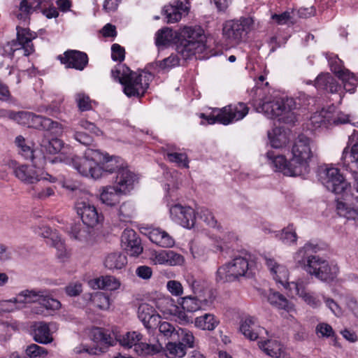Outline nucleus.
Here are the masks:
<instances>
[{"label": "nucleus", "instance_id": "nucleus-1", "mask_svg": "<svg viewBox=\"0 0 358 358\" xmlns=\"http://www.w3.org/2000/svg\"><path fill=\"white\" fill-rule=\"evenodd\" d=\"M318 176L329 191L336 194H343L344 201L336 200L338 214L348 220H358V179L355 183V191L348 194L350 185L337 168H322Z\"/></svg>", "mask_w": 358, "mask_h": 358}, {"label": "nucleus", "instance_id": "nucleus-2", "mask_svg": "<svg viewBox=\"0 0 358 358\" xmlns=\"http://www.w3.org/2000/svg\"><path fill=\"white\" fill-rule=\"evenodd\" d=\"M91 339L106 347L113 346L119 341L124 348H131L139 355H152L159 351L156 345L149 344L144 341L143 335L138 331L127 332L122 336H117L113 331L100 327H94L90 331Z\"/></svg>", "mask_w": 358, "mask_h": 358}, {"label": "nucleus", "instance_id": "nucleus-3", "mask_svg": "<svg viewBox=\"0 0 358 358\" xmlns=\"http://www.w3.org/2000/svg\"><path fill=\"white\" fill-rule=\"evenodd\" d=\"M315 252V245L306 243L296 252L294 260L299 266L320 280L326 282L334 281L337 278L338 267L336 264H329L318 256L310 254Z\"/></svg>", "mask_w": 358, "mask_h": 358}, {"label": "nucleus", "instance_id": "nucleus-4", "mask_svg": "<svg viewBox=\"0 0 358 358\" xmlns=\"http://www.w3.org/2000/svg\"><path fill=\"white\" fill-rule=\"evenodd\" d=\"M258 99L254 100V105L259 113H263L268 118L278 117L279 121L292 124L296 120L293 111L296 108L293 99L274 98L272 96L262 97L263 90L257 87L252 92Z\"/></svg>", "mask_w": 358, "mask_h": 358}, {"label": "nucleus", "instance_id": "nucleus-5", "mask_svg": "<svg viewBox=\"0 0 358 358\" xmlns=\"http://www.w3.org/2000/svg\"><path fill=\"white\" fill-rule=\"evenodd\" d=\"M111 75L123 85V91L128 97L143 96L152 78L150 73L138 74L121 64L111 71Z\"/></svg>", "mask_w": 358, "mask_h": 358}, {"label": "nucleus", "instance_id": "nucleus-6", "mask_svg": "<svg viewBox=\"0 0 358 358\" xmlns=\"http://www.w3.org/2000/svg\"><path fill=\"white\" fill-rule=\"evenodd\" d=\"M182 39L177 45L176 51L185 60L206 49V37L200 27H185L182 31Z\"/></svg>", "mask_w": 358, "mask_h": 358}, {"label": "nucleus", "instance_id": "nucleus-7", "mask_svg": "<svg viewBox=\"0 0 358 358\" xmlns=\"http://www.w3.org/2000/svg\"><path fill=\"white\" fill-rule=\"evenodd\" d=\"M103 159V154L99 150L88 148L83 157L72 158V164L82 176L98 179L102 177L100 164Z\"/></svg>", "mask_w": 358, "mask_h": 358}, {"label": "nucleus", "instance_id": "nucleus-8", "mask_svg": "<svg viewBox=\"0 0 358 358\" xmlns=\"http://www.w3.org/2000/svg\"><path fill=\"white\" fill-rule=\"evenodd\" d=\"M315 145L312 139L303 134L295 139L292 148L291 163L301 171V175L307 171L309 160L313 157Z\"/></svg>", "mask_w": 358, "mask_h": 358}, {"label": "nucleus", "instance_id": "nucleus-9", "mask_svg": "<svg viewBox=\"0 0 358 358\" xmlns=\"http://www.w3.org/2000/svg\"><path fill=\"white\" fill-rule=\"evenodd\" d=\"M72 190L78 196L75 205L78 215L80 217L85 225L93 228L100 222L101 215L98 213L96 208L92 203L90 201L91 196L77 188H72Z\"/></svg>", "mask_w": 358, "mask_h": 358}, {"label": "nucleus", "instance_id": "nucleus-10", "mask_svg": "<svg viewBox=\"0 0 358 358\" xmlns=\"http://www.w3.org/2000/svg\"><path fill=\"white\" fill-rule=\"evenodd\" d=\"M249 268L250 264L247 258L236 257L230 262L218 268L215 280L220 283L234 281L239 277L245 275Z\"/></svg>", "mask_w": 358, "mask_h": 358}, {"label": "nucleus", "instance_id": "nucleus-11", "mask_svg": "<svg viewBox=\"0 0 358 358\" xmlns=\"http://www.w3.org/2000/svg\"><path fill=\"white\" fill-rule=\"evenodd\" d=\"M43 166L19 165L14 168L15 177L25 185H34L41 180L55 182L57 178L43 170Z\"/></svg>", "mask_w": 358, "mask_h": 358}, {"label": "nucleus", "instance_id": "nucleus-12", "mask_svg": "<svg viewBox=\"0 0 358 358\" xmlns=\"http://www.w3.org/2000/svg\"><path fill=\"white\" fill-rule=\"evenodd\" d=\"M252 24L253 20L251 17L227 21L223 26V36L229 43H238L251 29Z\"/></svg>", "mask_w": 358, "mask_h": 358}, {"label": "nucleus", "instance_id": "nucleus-13", "mask_svg": "<svg viewBox=\"0 0 358 358\" xmlns=\"http://www.w3.org/2000/svg\"><path fill=\"white\" fill-rule=\"evenodd\" d=\"M43 289H24L19 292L15 297L1 302V306L7 312H13L26 307L27 303L41 302Z\"/></svg>", "mask_w": 358, "mask_h": 358}, {"label": "nucleus", "instance_id": "nucleus-14", "mask_svg": "<svg viewBox=\"0 0 358 358\" xmlns=\"http://www.w3.org/2000/svg\"><path fill=\"white\" fill-rule=\"evenodd\" d=\"M17 40L11 42V50L15 52L22 49L24 55L29 56L34 52L32 41L37 37L36 32L28 28L17 27Z\"/></svg>", "mask_w": 358, "mask_h": 358}, {"label": "nucleus", "instance_id": "nucleus-15", "mask_svg": "<svg viewBox=\"0 0 358 358\" xmlns=\"http://www.w3.org/2000/svg\"><path fill=\"white\" fill-rule=\"evenodd\" d=\"M266 157L268 164L275 171L281 172L287 176L301 175V171L291 163V159L287 162L283 155L277 154L274 151H268Z\"/></svg>", "mask_w": 358, "mask_h": 358}, {"label": "nucleus", "instance_id": "nucleus-16", "mask_svg": "<svg viewBox=\"0 0 358 358\" xmlns=\"http://www.w3.org/2000/svg\"><path fill=\"white\" fill-rule=\"evenodd\" d=\"M171 219L185 228H191L194 224L195 213L192 208L175 204L170 207Z\"/></svg>", "mask_w": 358, "mask_h": 358}, {"label": "nucleus", "instance_id": "nucleus-17", "mask_svg": "<svg viewBox=\"0 0 358 358\" xmlns=\"http://www.w3.org/2000/svg\"><path fill=\"white\" fill-rule=\"evenodd\" d=\"M249 111L248 107L242 102L236 105H229L224 107L219 112V118L223 124H229L234 121L243 119Z\"/></svg>", "mask_w": 358, "mask_h": 358}, {"label": "nucleus", "instance_id": "nucleus-18", "mask_svg": "<svg viewBox=\"0 0 358 358\" xmlns=\"http://www.w3.org/2000/svg\"><path fill=\"white\" fill-rule=\"evenodd\" d=\"M264 260L275 282L283 286L285 289L289 288L290 290H292L293 286L292 282H288L289 271L286 266L278 263L274 259L268 257H265Z\"/></svg>", "mask_w": 358, "mask_h": 358}, {"label": "nucleus", "instance_id": "nucleus-19", "mask_svg": "<svg viewBox=\"0 0 358 358\" xmlns=\"http://www.w3.org/2000/svg\"><path fill=\"white\" fill-rule=\"evenodd\" d=\"M59 59L66 67L80 71L83 70L88 63L87 54L78 50H67L64 55H59Z\"/></svg>", "mask_w": 358, "mask_h": 358}, {"label": "nucleus", "instance_id": "nucleus-20", "mask_svg": "<svg viewBox=\"0 0 358 358\" xmlns=\"http://www.w3.org/2000/svg\"><path fill=\"white\" fill-rule=\"evenodd\" d=\"M136 181V176L129 170L127 166H124L117 171L114 186L117 188V191L125 194L133 189Z\"/></svg>", "mask_w": 358, "mask_h": 358}, {"label": "nucleus", "instance_id": "nucleus-21", "mask_svg": "<svg viewBox=\"0 0 358 358\" xmlns=\"http://www.w3.org/2000/svg\"><path fill=\"white\" fill-rule=\"evenodd\" d=\"M348 149L346 147L343 151L341 164L346 171L352 173L356 181L358 179V144L352 145L350 152Z\"/></svg>", "mask_w": 358, "mask_h": 358}, {"label": "nucleus", "instance_id": "nucleus-22", "mask_svg": "<svg viewBox=\"0 0 358 358\" xmlns=\"http://www.w3.org/2000/svg\"><path fill=\"white\" fill-rule=\"evenodd\" d=\"M213 300L210 296L200 297L199 296H187L182 298V308L190 313L196 312L199 310H206L211 306Z\"/></svg>", "mask_w": 358, "mask_h": 358}, {"label": "nucleus", "instance_id": "nucleus-23", "mask_svg": "<svg viewBox=\"0 0 358 358\" xmlns=\"http://www.w3.org/2000/svg\"><path fill=\"white\" fill-rule=\"evenodd\" d=\"M29 122L30 125L28 127L50 131L55 135H59L62 131V128L57 122L41 115H37L33 113L32 118L30 119Z\"/></svg>", "mask_w": 358, "mask_h": 358}, {"label": "nucleus", "instance_id": "nucleus-24", "mask_svg": "<svg viewBox=\"0 0 358 358\" xmlns=\"http://www.w3.org/2000/svg\"><path fill=\"white\" fill-rule=\"evenodd\" d=\"M29 122L30 125L28 127L50 131L55 135H59L62 131V128L57 122L41 115H37L33 113L32 118L30 119Z\"/></svg>", "mask_w": 358, "mask_h": 358}, {"label": "nucleus", "instance_id": "nucleus-25", "mask_svg": "<svg viewBox=\"0 0 358 358\" xmlns=\"http://www.w3.org/2000/svg\"><path fill=\"white\" fill-rule=\"evenodd\" d=\"M240 331L250 341L257 340L263 332L267 334L266 329L256 325V319L253 317H248L241 322Z\"/></svg>", "mask_w": 358, "mask_h": 358}, {"label": "nucleus", "instance_id": "nucleus-26", "mask_svg": "<svg viewBox=\"0 0 358 358\" xmlns=\"http://www.w3.org/2000/svg\"><path fill=\"white\" fill-rule=\"evenodd\" d=\"M145 234L154 243L162 248H170L174 245L173 238L165 231L159 228L145 229Z\"/></svg>", "mask_w": 358, "mask_h": 358}, {"label": "nucleus", "instance_id": "nucleus-27", "mask_svg": "<svg viewBox=\"0 0 358 358\" xmlns=\"http://www.w3.org/2000/svg\"><path fill=\"white\" fill-rule=\"evenodd\" d=\"M189 7L183 3L182 1H177L175 5L165 6L163 8V13L167 18L168 23H174L178 22L182 14L187 13Z\"/></svg>", "mask_w": 358, "mask_h": 358}, {"label": "nucleus", "instance_id": "nucleus-28", "mask_svg": "<svg viewBox=\"0 0 358 358\" xmlns=\"http://www.w3.org/2000/svg\"><path fill=\"white\" fill-rule=\"evenodd\" d=\"M45 1L46 0H33L29 3L27 0H22L20 3L19 13L17 14V17L20 20H28L30 15L34 11H38V8H41V4Z\"/></svg>", "mask_w": 358, "mask_h": 358}, {"label": "nucleus", "instance_id": "nucleus-29", "mask_svg": "<svg viewBox=\"0 0 358 358\" xmlns=\"http://www.w3.org/2000/svg\"><path fill=\"white\" fill-rule=\"evenodd\" d=\"M34 339L41 344H48L53 341L49 324L40 322L35 324L34 329Z\"/></svg>", "mask_w": 358, "mask_h": 358}, {"label": "nucleus", "instance_id": "nucleus-30", "mask_svg": "<svg viewBox=\"0 0 358 358\" xmlns=\"http://www.w3.org/2000/svg\"><path fill=\"white\" fill-rule=\"evenodd\" d=\"M292 285L293 286L292 289L294 290V293L301 297L308 305L314 308L320 306V300L312 294L306 292L305 284L302 280L292 282Z\"/></svg>", "mask_w": 358, "mask_h": 358}, {"label": "nucleus", "instance_id": "nucleus-31", "mask_svg": "<svg viewBox=\"0 0 358 358\" xmlns=\"http://www.w3.org/2000/svg\"><path fill=\"white\" fill-rule=\"evenodd\" d=\"M44 237L48 238L50 236L49 241L48 243L57 250V256L59 259H64L67 257V251L61 237L56 233H52L50 228H47L43 233Z\"/></svg>", "mask_w": 358, "mask_h": 358}, {"label": "nucleus", "instance_id": "nucleus-32", "mask_svg": "<svg viewBox=\"0 0 358 358\" xmlns=\"http://www.w3.org/2000/svg\"><path fill=\"white\" fill-rule=\"evenodd\" d=\"M315 85L319 90L331 93L337 92L341 88L336 80L329 73L319 75L315 80Z\"/></svg>", "mask_w": 358, "mask_h": 358}, {"label": "nucleus", "instance_id": "nucleus-33", "mask_svg": "<svg viewBox=\"0 0 358 358\" xmlns=\"http://www.w3.org/2000/svg\"><path fill=\"white\" fill-rule=\"evenodd\" d=\"M93 289H103L107 290H115L120 286L119 280L113 276L106 275L94 279L90 282Z\"/></svg>", "mask_w": 358, "mask_h": 358}, {"label": "nucleus", "instance_id": "nucleus-34", "mask_svg": "<svg viewBox=\"0 0 358 358\" xmlns=\"http://www.w3.org/2000/svg\"><path fill=\"white\" fill-rule=\"evenodd\" d=\"M127 259L125 255L121 252H112L108 254L104 260V266L109 270H120L125 266Z\"/></svg>", "mask_w": 358, "mask_h": 358}, {"label": "nucleus", "instance_id": "nucleus-35", "mask_svg": "<svg viewBox=\"0 0 358 358\" xmlns=\"http://www.w3.org/2000/svg\"><path fill=\"white\" fill-rule=\"evenodd\" d=\"M122 192L117 191L115 186H107L103 187L100 194L101 202L108 206H114L119 203Z\"/></svg>", "mask_w": 358, "mask_h": 358}, {"label": "nucleus", "instance_id": "nucleus-36", "mask_svg": "<svg viewBox=\"0 0 358 358\" xmlns=\"http://www.w3.org/2000/svg\"><path fill=\"white\" fill-rule=\"evenodd\" d=\"M185 281L196 296L206 297L205 295L206 292H208V289L204 280L196 278L192 274H187Z\"/></svg>", "mask_w": 358, "mask_h": 358}, {"label": "nucleus", "instance_id": "nucleus-37", "mask_svg": "<svg viewBox=\"0 0 358 358\" xmlns=\"http://www.w3.org/2000/svg\"><path fill=\"white\" fill-rule=\"evenodd\" d=\"M138 317L143 322L145 328L150 327V322L155 320L156 317L159 315L156 313L155 308L148 303H142L139 306L138 309Z\"/></svg>", "mask_w": 358, "mask_h": 358}, {"label": "nucleus", "instance_id": "nucleus-38", "mask_svg": "<svg viewBox=\"0 0 358 358\" xmlns=\"http://www.w3.org/2000/svg\"><path fill=\"white\" fill-rule=\"evenodd\" d=\"M20 152L26 159H29L36 166H43L45 164V157L41 151L33 150L26 144L20 148Z\"/></svg>", "mask_w": 358, "mask_h": 358}, {"label": "nucleus", "instance_id": "nucleus-39", "mask_svg": "<svg viewBox=\"0 0 358 358\" xmlns=\"http://www.w3.org/2000/svg\"><path fill=\"white\" fill-rule=\"evenodd\" d=\"M104 159L100 164V166L102 169V176L106 173H117V171L120 169H123V162L120 157H115L114 158L109 159L108 157L103 155Z\"/></svg>", "mask_w": 358, "mask_h": 358}, {"label": "nucleus", "instance_id": "nucleus-40", "mask_svg": "<svg viewBox=\"0 0 358 358\" xmlns=\"http://www.w3.org/2000/svg\"><path fill=\"white\" fill-rule=\"evenodd\" d=\"M331 111L322 109L320 111L315 113L310 119L313 127L315 129L322 127H328L331 126Z\"/></svg>", "mask_w": 358, "mask_h": 358}, {"label": "nucleus", "instance_id": "nucleus-41", "mask_svg": "<svg viewBox=\"0 0 358 358\" xmlns=\"http://www.w3.org/2000/svg\"><path fill=\"white\" fill-rule=\"evenodd\" d=\"M336 74L342 80L345 90L353 93L358 84V77L348 69L338 71Z\"/></svg>", "mask_w": 358, "mask_h": 358}, {"label": "nucleus", "instance_id": "nucleus-42", "mask_svg": "<svg viewBox=\"0 0 358 358\" xmlns=\"http://www.w3.org/2000/svg\"><path fill=\"white\" fill-rule=\"evenodd\" d=\"M258 345L266 355L271 357H278L281 354L282 345L276 340L260 341Z\"/></svg>", "mask_w": 358, "mask_h": 358}, {"label": "nucleus", "instance_id": "nucleus-43", "mask_svg": "<svg viewBox=\"0 0 358 358\" xmlns=\"http://www.w3.org/2000/svg\"><path fill=\"white\" fill-rule=\"evenodd\" d=\"M194 324L196 327L203 330L212 331L218 325L219 320L213 314L206 313L202 316L197 317Z\"/></svg>", "mask_w": 358, "mask_h": 358}, {"label": "nucleus", "instance_id": "nucleus-44", "mask_svg": "<svg viewBox=\"0 0 358 358\" xmlns=\"http://www.w3.org/2000/svg\"><path fill=\"white\" fill-rule=\"evenodd\" d=\"M271 146L274 148H282L288 143L289 138L287 134L280 128H275L271 132L268 133Z\"/></svg>", "mask_w": 358, "mask_h": 358}, {"label": "nucleus", "instance_id": "nucleus-45", "mask_svg": "<svg viewBox=\"0 0 358 358\" xmlns=\"http://www.w3.org/2000/svg\"><path fill=\"white\" fill-rule=\"evenodd\" d=\"M268 301L278 309H282L289 311L292 308V304L281 294L277 292H271L268 295Z\"/></svg>", "mask_w": 358, "mask_h": 358}, {"label": "nucleus", "instance_id": "nucleus-46", "mask_svg": "<svg viewBox=\"0 0 358 358\" xmlns=\"http://www.w3.org/2000/svg\"><path fill=\"white\" fill-rule=\"evenodd\" d=\"M62 142L57 138H52L51 139L44 138L41 143V153L43 155V152L48 154L55 155L59 152L62 148Z\"/></svg>", "mask_w": 358, "mask_h": 358}, {"label": "nucleus", "instance_id": "nucleus-47", "mask_svg": "<svg viewBox=\"0 0 358 358\" xmlns=\"http://www.w3.org/2000/svg\"><path fill=\"white\" fill-rule=\"evenodd\" d=\"M180 64V59L176 55L171 54L169 57L152 64V66L157 70L169 71L173 67Z\"/></svg>", "mask_w": 358, "mask_h": 358}, {"label": "nucleus", "instance_id": "nucleus-48", "mask_svg": "<svg viewBox=\"0 0 358 358\" xmlns=\"http://www.w3.org/2000/svg\"><path fill=\"white\" fill-rule=\"evenodd\" d=\"M276 236L285 245L296 243L297 240V235L292 224L288 225L287 227L278 232Z\"/></svg>", "mask_w": 358, "mask_h": 358}, {"label": "nucleus", "instance_id": "nucleus-49", "mask_svg": "<svg viewBox=\"0 0 358 358\" xmlns=\"http://www.w3.org/2000/svg\"><path fill=\"white\" fill-rule=\"evenodd\" d=\"M90 228V227H83L80 224H75L71 229V237L79 241H87L90 237L91 233Z\"/></svg>", "mask_w": 358, "mask_h": 358}, {"label": "nucleus", "instance_id": "nucleus-50", "mask_svg": "<svg viewBox=\"0 0 358 358\" xmlns=\"http://www.w3.org/2000/svg\"><path fill=\"white\" fill-rule=\"evenodd\" d=\"M178 340L179 342L183 343L185 348H193L194 343V336L193 334L187 329L178 328L175 341Z\"/></svg>", "mask_w": 358, "mask_h": 358}, {"label": "nucleus", "instance_id": "nucleus-51", "mask_svg": "<svg viewBox=\"0 0 358 358\" xmlns=\"http://www.w3.org/2000/svg\"><path fill=\"white\" fill-rule=\"evenodd\" d=\"M172 29L166 27L159 30L156 34L155 43L157 46L169 45L173 40Z\"/></svg>", "mask_w": 358, "mask_h": 358}, {"label": "nucleus", "instance_id": "nucleus-52", "mask_svg": "<svg viewBox=\"0 0 358 358\" xmlns=\"http://www.w3.org/2000/svg\"><path fill=\"white\" fill-rule=\"evenodd\" d=\"M44 296L41 297L40 304H41L47 310H57L61 308V303L57 299L51 296L50 292L47 289H43Z\"/></svg>", "mask_w": 358, "mask_h": 358}, {"label": "nucleus", "instance_id": "nucleus-53", "mask_svg": "<svg viewBox=\"0 0 358 358\" xmlns=\"http://www.w3.org/2000/svg\"><path fill=\"white\" fill-rule=\"evenodd\" d=\"M134 215V208L131 203L124 202L120 206L118 212V216L120 221L124 222H130Z\"/></svg>", "mask_w": 358, "mask_h": 358}, {"label": "nucleus", "instance_id": "nucleus-54", "mask_svg": "<svg viewBox=\"0 0 358 358\" xmlns=\"http://www.w3.org/2000/svg\"><path fill=\"white\" fill-rule=\"evenodd\" d=\"M187 348L183 343L170 342L166 345V351L171 357H182L186 355Z\"/></svg>", "mask_w": 358, "mask_h": 358}, {"label": "nucleus", "instance_id": "nucleus-55", "mask_svg": "<svg viewBox=\"0 0 358 358\" xmlns=\"http://www.w3.org/2000/svg\"><path fill=\"white\" fill-rule=\"evenodd\" d=\"M8 117L16 121L20 124L30 125V119L32 118V113L27 111L13 112L9 111Z\"/></svg>", "mask_w": 358, "mask_h": 358}, {"label": "nucleus", "instance_id": "nucleus-56", "mask_svg": "<svg viewBox=\"0 0 358 358\" xmlns=\"http://www.w3.org/2000/svg\"><path fill=\"white\" fill-rule=\"evenodd\" d=\"M294 11L286 10L280 14H274L272 15V20L279 25L294 24L295 20L293 17Z\"/></svg>", "mask_w": 358, "mask_h": 358}, {"label": "nucleus", "instance_id": "nucleus-57", "mask_svg": "<svg viewBox=\"0 0 358 358\" xmlns=\"http://www.w3.org/2000/svg\"><path fill=\"white\" fill-rule=\"evenodd\" d=\"M92 306L97 307L100 310L108 309L110 307V301L108 296L102 292L94 293Z\"/></svg>", "mask_w": 358, "mask_h": 358}, {"label": "nucleus", "instance_id": "nucleus-58", "mask_svg": "<svg viewBox=\"0 0 358 358\" xmlns=\"http://www.w3.org/2000/svg\"><path fill=\"white\" fill-rule=\"evenodd\" d=\"M131 256H138L143 252L141 240L136 236L129 243L122 245Z\"/></svg>", "mask_w": 358, "mask_h": 358}, {"label": "nucleus", "instance_id": "nucleus-59", "mask_svg": "<svg viewBox=\"0 0 358 358\" xmlns=\"http://www.w3.org/2000/svg\"><path fill=\"white\" fill-rule=\"evenodd\" d=\"M26 355L30 358L45 357L48 355V350L36 344H31L25 350Z\"/></svg>", "mask_w": 358, "mask_h": 358}, {"label": "nucleus", "instance_id": "nucleus-60", "mask_svg": "<svg viewBox=\"0 0 358 358\" xmlns=\"http://www.w3.org/2000/svg\"><path fill=\"white\" fill-rule=\"evenodd\" d=\"M75 99L80 110L86 111L92 109L91 100L88 95L79 92L76 94Z\"/></svg>", "mask_w": 358, "mask_h": 358}, {"label": "nucleus", "instance_id": "nucleus-61", "mask_svg": "<svg viewBox=\"0 0 358 358\" xmlns=\"http://www.w3.org/2000/svg\"><path fill=\"white\" fill-rule=\"evenodd\" d=\"M177 329L172 324L168 322H160L159 325V332L165 337L170 338L172 340H175Z\"/></svg>", "mask_w": 358, "mask_h": 358}, {"label": "nucleus", "instance_id": "nucleus-62", "mask_svg": "<svg viewBox=\"0 0 358 358\" xmlns=\"http://www.w3.org/2000/svg\"><path fill=\"white\" fill-rule=\"evenodd\" d=\"M200 218L205 222L208 226L215 227L217 226V220L213 213L206 208H201L197 212Z\"/></svg>", "mask_w": 358, "mask_h": 358}, {"label": "nucleus", "instance_id": "nucleus-63", "mask_svg": "<svg viewBox=\"0 0 358 358\" xmlns=\"http://www.w3.org/2000/svg\"><path fill=\"white\" fill-rule=\"evenodd\" d=\"M315 332L318 337L329 338L334 336V331L332 327L324 322L319 323L317 325Z\"/></svg>", "mask_w": 358, "mask_h": 358}, {"label": "nucleus", "instance_id": "nucleus-64", "mask_svg": "<svg viewBox=\"0 0 358 358\" xmlns=\"http://www.w3.org/2000/svg\"><path fill=\"white\" fill-rule=\"evenodd\" d=\"M167 158L170 162L177 163L179 166H182L185 168L188 167L187 157L184 153H168Z\"/></svg>", "mask_w": 358, "mask_h": 358}]
</instances>
